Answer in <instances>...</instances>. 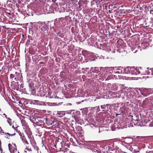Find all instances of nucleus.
I'll return each instance as SVG.
<instances>
[{
	"label": "nucleus",
	"instance_id": "f257e3e1",
	"mask_svg": "<svg viewBox=\"0 0 153 153\" xmlns=\"http://www.w3.org/2000/svg\"><path fill=\"white\" fill-rule=\"evenodd\" d=\"M125 71L126 74H131L132 75H137L140 73L139 68H135L134 67H128L125 68Z\"/></svg>",
	"mask_w": 153,
	"mask_h": 153
},
{
	"label": "nucleus",
	"instance_id": "f03ea898",
	"mask_svg": "<svg viewBox=\"0 0 153 153\" xmlns=\"http://www.w3.org/2000/svg\"><path fill=\"white\" fill-rule=\"evenodd\" d=\"M132 117L131 121L133 123H134V125L140 126H142L143 125V121L140 120L139 119L138 116L134 117L132 116Z\"/></svg>",
	"mask_w": 153,
	"mask_h": 153
},
{
	"label": "nucleus",
	"instance_id": "7ed1b4c3",
	"mask_svg": "<svg viewBox=\"0 0 153 153\" xmlns=\"http://www.w3.org/2000/svg\"><path fill=\"white\" fill-rule=\"evenodd\" d=\"M106 69H108L110 71H112V73H113L115 74L116 75H117L118 74H126V71H125V69L123 68V67H120L118 70V71L115 72L114 70V67H107L105 68Z\"/></svg>",
	"mask_w": 153,
	"mask_h": 153
},
{
	"label": "nucleus",
	"instance_id": "20e7f679",
	"mask_svg": "<svg viewBox=\"0 0 153 153\" xmlns=\"http://www.w3.org/2000/svg\"><path fill=\"white\" fill-rule=\"evenodd\" d=\"M143 105L149 109L153 108V105L152 104L151 98L146 99L143 102Z\"/></svg>",
	"mask_w": 153,
	"mask_h": 153
},
{
	"label": "nucleus",
	"instance_id": "39448f33",
	"mask_svg": "<svg viewBox=\"0 0 153 153\" xmlns=\"http://www.w3.org/2000/svg\"><path fill=\"white\" fill-rule=\"evenodd\" d=\"M35 122L38 126H44L45 124V118L38 117L35 120Z\"/></svg>",
	"mask_w": 153,
	"mask_h": 153
},
{
	"label": "nucleus",
	"instance_id": "423d86ee",
	"mask_svg": "<svg viewBox=\"0 0 153 153\" xmlns=\"http://www.w3.org/2000/svg\"><path fill=\"white\" fill-rule=\"evenodd\" d=\"M45 123L47 126H52L53 127V126H55L56 123L57 124V122L55 121L53 118L49 119L47 118H45Z\"/></svg>",
	"mask_w": 153,
	"mask_h": 153
},
{
	"label": "nucleus",
	"instance_id": "0eeeda50",
	"mask_svg": "<svg viewBox=\"0 0 153 153\" xmlns=\"http://www.w3.org/2000/svg\"><path fill=\"white\" fill-rule=\"evenodd\" d=\"M8 146L9 149L11 153H15L17 152V146L15 143L12 144L9 143Z\"/></svg>",
	"mask_w": 153,
	"mask_h": 153
},
{
	"label": "nucleus",
	"instance_id": "6e6552de",
	"mask_svg": "<svg viewBox=\"0 0 153 153\" xmlns=\"http://www.w3.org/2000/svg\"><path fill=\"white\" fill-rule=\"evenodd\" d=\"M141 94L146 96L150 94V89L148 88H144L141 92Z\"/></svg>",
	"mask_w": 153,
	"mask_h": 153
},
{
	"label": "nucleus",
	"instance_id": "1a4fd4ad",
	"mask_svg": "<svg viewBox=\"0 0 153 153\" xmlns=\"http://www.w3.org/2000/svg\"><path fill=\"white\" fill-rule=\"evenodd\" d=\"M8 134L9 136H13L15 135V133L13 134H10L8 133L5 132L4 130H3L2 128L0 126V135H7Z\"/></svg>",
	"mask_w": 153,
	"mask_h": 153
},
{
	"label": "nucleus",
	"instance_id": "9d476101",
	"mask_svg": "<svg viewBox=\"0 0 153 153\" xmlns=\"http://www.w3.org/2000/svg\"><path fill=\"white\" fill-rule=\"evenodd\" d=\"M65 3H65L64 4L63 2L62 3L61 2L60 4V9H61V12H64L65 11L66 7L67 5V4H66V5H65L66 4Z\"/></svg>",
	"mask_w": 153,
	"mask_h": 153
},
{
	"label": "nucleus",
	"instance_id": "9b49d317",
	"mask_svg": "<svg viewBox=\"0 0 153 153\" xmlns=\"http://www.w3.org/2000/svg\"><path fill=\"white\" fill-rule=\"evenodd\" d=\"M20 119L22 126L25 127L27 125V123L24 120L25 117L24 116H21L20 117Z\"/></svg>",
	"mask_w": 153,
	"mask_h": 153
},
{
	"label": "nucleus",
	"instance_id": "f8f14e48",
	"mask_svg": "<svg viewBox=\"0 0 153 153\" xmlns=\"http://www.w3.org/2000/svg\"><path fill=\"white\" fill-rule=\"evenodd\" d=\"M92 10V9L90 8L86 9L84 10V13L85 14H87L88 15L90 16V15H92V13H91V12Z\"/></svg>",
	"mask_w": 153,
	"mask_h": 153
},
{
	"label": "nucleus",
	"instance_id": "ddd939ff",
	"mask_svg": "<svg viewBox=\"0 0 153 153\" xmlns=\"http://www.w3.org/2000/svg\"><path fill=\"white\" fill-rule=\"evenodd\" d=\"M29 90L31 91V94L33 95H34L36 94V89L34 87L31 86L30 84H29Z\"/></svg>",
	"mask_w": 153,
	"mask_h": 153
},
{
	"label": "nucleus",
	"instance_id": "4468645a",
	"mask_svg": "<svg viewBox=\"0 0 153 153\" xmlns=\"http://www.w3.org/2000/svg\"><path fill=\"white\" fill-rule=\"evenodd\" d=\"M21 139H22V141L24 143V144H26V145L28 146L29 143L26 139L24 135L21 137Z\"/></svg>",
	"mask_w": 153,
	"mask_h": 153
},
{
	"label": "nucleus",
	"instance_id": "2eb2a0df",
	"mask_svg": "<svg viewBox=\"0 0 153 153\" xmlns=\"http://www.w3.org/2000/svg\"><path fill=\"white\" fill-rule=\"evenodd\" d=\"M32 102L35 104H37V105H41L42 104V102H40L39 100H33L32 101Z\"/></svg>",
	"mask_w": 153,
	"mask_h": 153
},
{
	"label": "nucleus",
	"instance_id": "dca6fc26",
	"mask_svg": "<svg viewBox=\"0 0 153 153\" xmlns=\"http://www.w3.org/2000/svg\"><path fill=\"white\" fill-rule=\"evenodd\" d=\"M18 127V126H17V127H16L15 128H14L16 130V132H17L19 134V136H20V137H21L22 136H24V135L23 134V133H22L20 131L18 130L17 129H16V128H17Z\"/></svg>",
	"mask_w": 153,
	"mask_h": 153
},
{
	"label": "nucleus",
	"instance_id": "f3484780",
	"mask_svg": "<svg viewBox=\"0 0 153 153\" xmlns=\"http://www.w3.org/2000/svg\"><path fill=\"white\" fill-rule=\"evenodd\" d=\"M91 22L95 23L97 21V17L96 16H93L91 19Z\"/></svg>",
	"mask_w": 153,
	"mask_h": 153
},
{
	"label": "nucleus",
	"instance_id": "a211bd4d",
	"mask_svg": "<svg viewBox=\"0 0 153 153\" xmlns=\"http://www.w3.org/2000/svg\"><path fill=\"white\" fill-rule=\"evenodd\" d=\"M93 153H102L101 151L99 149H94L92 151Z\"/></svg>",
	"mask_w": 153,
	"mask_h": 153
},
{
	"label": "nucleus",
	"instance_id": "6ab92c4d",
	"mask_svg": "<svg viewBox=\"0 0 153 153\" xmlns=\"http://www.w3.org/2000/svg\"><path fill=\"white\" fill-rule=\"evenodd\" d=\"M99 71L98 68L97 67H95L94 68V69L92 71V72L93 73H98Z\"/></svg>",
	"mask_w": 153,
	"mask_h": 153
},
{
	"label": "nucleus",
	"instance_id": "aec40b11",
	"mask_svg": "<svg viewBox=\"0 0 153 153\" xmlns=\"http://www.w3.org/2000/svg\"><path fill=\"white\" fill-rule=\"evenodd\" d=\"M26 148L25 149V152L26 153L27 152V151L26 150L28 151H32L31 149L30 148H29V147L28 146H26Z\"/></svg>",
	"mask_w": 153,
	"mask_h": 153
},
{
	"label": "nucleus",
	"instance_id": "412c9836",
	"mask_svg": "<svg viewBox=\"0 0 153 153\" xmlns=\"http://www.w3.org/2000/svg\"><path fill=\"white\" fill-rule=\"evenodd\" d=\"M7 122L9 125L11 126L12 124V120L10 118L7 119Z\"/></svg>",
	"mask_w": 153,
	"mask_h": 153
},
{
	"label": "nucleus",
	"instance_id": "4be33fe9",
	"mask_svg": "<svg viewBox=\"0 0 153 153\" xmlns=\"http://www.w3.org/2000/svg\"><path fill=\"white\" fill-rule=\"evenodd\" d=\"M147 74L150 75H153V71L151 69H149V70H147Z\"/></svg>",
	"mask_w": 153,
	"mask_h": 153
},
{
	"label": "nucleus",
	"instance_id": "5701e85b",
	"mask_svg": "<svg viewBox=\"0 0 153 153\" xmlns=\"http://www.w3.org/2000/svg\"><path fill=\"white\" fill-rule=\"evenodd\" d=\"M33 2L35 4H37L41 1V0H32Z\"/></svg>",
	"mask_w": 153,
	"mask_h": 153
},
{
	"label": "nucleus",
	"instance_id": "b1692460",
	"mask_svg": "<svg viewBox=\"0 0 153 153\" xmlns=\"http://www.w3.org/2000/svg\"><path fill=\"white\" fill-rule=\"evenodd\" d=\"M15 77V76L13 74H11L10 75V78H12V79H13V78H14Z\"/></svg>",
	"mask_w": 153,
	"mask_h": 153
},
{
	"label": "nucleus",
	"instance_id": "393cba45",
	"mask_svg": "<svg viewBox=\"0 0 153 153\" xmlns=\"http://www.w3.org/2000/svg\"><path fill=\"white\" fill-rule=\"evenodd\" d=\"M36 149H37V150L38 153H42L40 151H39V149L38 147H37Z\"/></svg>",
	"mask_w": 153,
	"mask_h": 153
},
{
	"label": "nucleus",
	"instance_id": "a878e982",
	"mask_svg": "<svg viewBox=\"0 0 153 153\" xmlns=\"http://www.w3.org/2000/svg\"><path fill=\"white\" fill-rule=\"evenodd\" d=\"M6 136H5V137L7 139H9V138L8 137V136H9V135L8 134L7 135H5Z\"/></svg>",
	"mask_w": 153,
	"mask_h": 153
},
{
	"label": "nucleus",
	"instance_id": "bb28decb",
	"mask_svg": "<svg viewBox=\"0 0 153 153\" xmlns=\"http://www.w3.org/2000/svg\"><path fill=\"white\" fill-rule=\"evenodd\" d=\"M30 143H31V144L33 146L34 145H35V144H36V143H35L34 142H33V143H32V142H31V141H30Z\"/></svg>",
	"mask_w": 153,
	"mask_h": 153
},
{
	"label": "nucleus",
	"instance_id": "cd10ccee",
	"mask_svg": "<svg viewBox=\"0 0 153 153\" xmlns=\"http://www.w3.org/2000/svg\"><path fill=\"white\" fill-rule=\"evenodd\" d=\"M44 27H42L41 28V30H42V31H44Z\"/></svg>",
	"mask_w": 153,
	"mask_h": 153
},
{
	"label": "nucleus",
	"instance_id": "c85d7f7f",
	"mask_svg": "<svg viewBox=\"0 0 153 153\" xmlns=\"http://www.w3.org/2000/svg\"><path fill=\"white\" fill-rule=\"evenodd\" d=\"M3 115H4V116H5V117H6L7 119L9 118V117H7V115H6L5 114H3Z\"/></svg>",
	"mask_w": 153,
	"mask_h": 153
},
{
	"label": "nucleus",
	"instance_id": "c756f323",
	"mask_svg": "<svg viewBox=\"0 0 153 153\" xmlns=\"http://www.w3.org/2000/svg\"><path fill=\"white\" fill-rule=\"evenodd\" d=\"M62 114V115H63L64 116H65V113H64V112H61V114Z\"/></svg>",
	"mask_w": 153,
	"mask_h": 153
},
{
	"label": "nucleus",
	"instance_id": "7c9ffc66",
	"mask_svg": "<svg viewBox=\"0 0 153 153\" xmlns=\"http://www.w3.org/2000/svg\"><path fill=\"white\" fill-rule=\"evenodd\" d=\"M101 108L102 109H104L105 108L104 105H101Z\"/></svg>",
	"mask_w": 153,
	"mask_h": 153
},
{
	"label": "nucleus",
	"instance_id": "2f4dec72",
	"mask_svg": "<svg viewBox=\"0 0 153 153\" xmlns=\"http://www.w3.org/2000/svg\"><path fill=\"white\" fill-rule=\"evenodd\" d=\"M70 141L71 142H72V141L73 142L72 138H71L70 139Z\"/></svg>",
	"mask_w": 153,
	"mask_h": 153
},
{
	"label": "nucleus",
	"instance_id": "473e14b6",
	"mask_svg": "<svg viewBox=\"0 0 153 153\" xmlns=\"http://www.w3.org/2000/svg\"><path fill=\"white\" fill-rule=\"evenodd\" d=\"M56 0H52V1L53 2H56Z\"/></svg>",
	"mask_w": 153,
	"mask_h": 153
},
{
	"label": "nucleus",
	"instance_id": "72a5a7b5",
	"mask_svg": "<svg viewBox=\"0 0 153 153\" xmlns=\"http://www.w3.org/2000/svg\"><path fill=\"white\" fill-rule=\"evenodd\" d=\"M95 108H96L97 109H99V106H98L95 107Z\"/></svg>",
	"mask_w": 153,
	"mask_h": 153
},
{
	"label": "nucleus",
	"instance_id": "f704fd0d",
	"mask_svg": "<svg viewBox=\"0 0 153 153\" xmlns=\"http://www.w3.org/2000/svg\"><path fill=\"white\" fill-rule=\"evenodd\" d=\"M43 22H38V23H39V24H42H42H43Z\"/></svg>",
	"mask_w": 153,
	"mask_h": 153
},
{
	"label": "nucleus",
	"instance_id": "c9c22d12",
	"mask_svg": "<svg viewBox=\"0 0 153 153\" xmlns=\"http://www.w3.org/2000/svg\"><path fill=\"white\" fill-rule=\"evenodd\" d=\"M109 79V77H108L105 80H108Z\"/></svg>",
	"mask_w": 153,
	"mask_h": 153
},
{
	"label": "nucleus",
	"instance_id": "e433bc0d",
	"mask_svg": "<svg viewBox=\"0 0 153 153\" xmlns=\"http://www.w3.org/2000/svg\"><path fill=\"white\" fill-rule=\"evenodd\" d=\"M116 153H123V152H120L119 151H118Z\"/></svg>",
	"mask_w": 153,
	"mask_h": 153
},
{
	"label": "nucleus",
	"instance_id": "4c0bfd02",
	"mask_svg": "<svg viewBox=\"0 0 153 153\" xmlns=\"http://www.w3.org/2000/svg\"><path fill=\"white\" fill-rule=\"evenodd\" d=\"M65 119H68V118L67 116H65Z\"/></svg>",
	"mask_w": 153,
	"mask_h": 153
},
{
	"label": "nucleus",
	"instance_id": "58836bf2",
	"mask_svg": "<svg viewBox=\"0 0 153 153\" xmlns=\"http://www.w3.org/2000/svg\"><path fill=\"white\" fill-rule=\"evenodd\" d=\"M55 4H56V5H58V4H57V3H55Z\"/></svg>",
	"mask_w": 153,
	"mask_h": 153
},
{
	"label": "nucleus",
	"instance_id": "ea45409f",
	"mask_svg": "<svg viewBox=\"0 0 153 153\" xmlns=\"http://www.w3.org/2000/svg\"><path fill=\"white\" fill-rule=\"evenodd\" d=\"M63 2L64 0H62Z\"/></svg>",
	"mask_w": 153,
	"mask_h": 153
},
{
	"label": "nucleus",
	"instance_id": "a19ab883",
	"mask_svg": "<svg viewBox=\"0 0 153 153\" xmlns=\"http://www.w3.org/2000/svg\"><path fill=\"white\" fill-rule=\"evenodd\" d=\"M13 127L14 128L13 126Z\"/></svg>",
	"mask_w": 153,
	"mask_h": 153
},
{
	"label": "nucleus",
	"instance_id": "79ce46f5",
	"mask_svg": "<svg viewBox=\"0 0 153 153\" xmlns=\"http://www.w3.org/2000/svg\"><path fill=\"white\" fill-rule=\"evenodd\" d=\"M18 153H20L19 152H18Z\"/></svg>",
	"mask_w": 153,
	"mask_h": 153
},
{
	"label": "nucleus",
	"instance_id": "37998d69",
	"mask_svg": "<svg viewBox=\"0 0 153 153\" xmlns=\"http://www.w3.org/2000/svg\"><path fill=\"white\" fill-rule=\"evenodd\" d=\"M149 153H151V152H149Z\"/></svg>",
	"mask_w": 153,
	"mask_h": 153
}]
</instances>
